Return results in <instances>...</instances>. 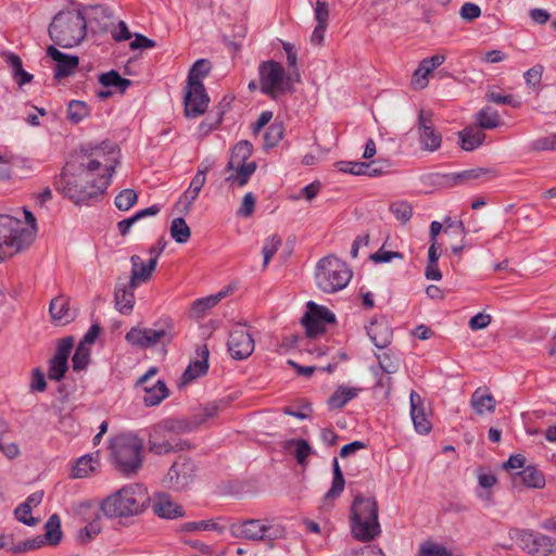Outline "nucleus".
<instances>
[{"instance_id":"393cba45","label":"nucleus","mask_w":556,"mask_h":556,"mask_svg":"<svg viewBox=\"0 0 556 556\" xmlns=\"http://www.w3.org/2000/svg\"><path fill=\"white\" fill-rule=\"evenodd\" d=\"M153 511L161 518L176 519L185 516L184 508L175 503L168 494L161 493L153 503Z\"/></svg>"},{"instance_id":"338daca9","label":"nucleus","mask_w":556,"mask_h":556,"mask_svg":"<svg viewBox=\"0 0 556 556\" xmlns=\"http://www.w3.org/2000/svg\"><path fill=\"white\" fill-rule=\"evenodd\" d=\"M377 358L379 362V368L383 372L391 375L397 371L399 363L394 362L389 353L384 352L382 354H378Z\"/></svg>"},{"instance_id":"e2e57ef3","label":"nucleus","mask_w":556,"mask_h":556,"mask_svg":"<svg viewBox=\"0 0 556 556\" xmlns=\"http://www.w3.org/2000/svg\"><path fill=\"white\" fill-rule=\"evenodd\" d=\"M530 148L532 151L556 150V134L533 140Z\"/></svg>"},{"instance_id":"8fccbe9b","label":"nucleus","mask_w":556,"mask_h":556,"mask_svg":"<svg viewBox=\"0 0 556 556\" xmlns=\"http://www.w3.org/2000/svg\"><path fill=\"white\" fill-rule=\"evenodd\" d=\"M68 369L67 361L52 357L49 361L48 378L54 381H61Z\"/></svg>"},{"instance_id":"79ce46f5","label":"nucleus","mask_w":556,"mask_h":556,"mask_svg":"<svg viewBox=\"0 0 556 556\" xmlns=\"http://www.w3.org/2000/svg\"><path fill=\"white\" fill-rule=\"evenodd\" d=\"M285 127L282 123H273L264 134V148L270 149L276 147L283 138Z\"/></svg>"},{"instance_id":"f3484780","label":"nucleus","mask_w":556,"mask_h":556,"mask_svg":"<svg viewBox=\"0 0 556 556\" xmlns=\"http://www.w3.org/2000/svg\"><path fill=\"white\" fill-rule=\"evenodd\" d=\"M47 55L55 62V79H62L73 75L79 65V58L77 55L63 53L54 46L47 48Z\"/></svg>"},{"instance_id":"bb28decb","label":"nucleus","mask_w":556,"mask_h":556,"mask_svg":"<svg viewBox=\"0 0 556 556\" xmlns=\"http://www.w3.org/2000/svg\"><path fill=\"white\" fill-rule=\"evenodd\" d=\"M237 289L236 283H230L219 292L195 300L191 305V311L193 313H204L205 311L212 309L215 307L217 303H219L223 299L227 298Z\"/></svg>"},{"instance_id":"774afa93","label":"nucleus","mask_w":556,"mask_h":556,"mask_svg":"<svg viewBox=\"0 0 556 556\" xmlns=\"http://www.w3.org/2000/svg\"><path fill=\"white\" fill-rule=\"evenodd\" d=\"M459 14L463 20L471 22L481 15V9L472 2H466L462 5Z\"/></svg>"},{"instance_id":"2f4dec72","label":"nucleus","mask_w":556,"mask_h":556,"mask_svg":"<svg viewBox=\"0 0 556 556\" xmlns=\"http://www.w3.org/2000/svg\"><path fill=\"white\" fill-rule=\"evenodd\" d=\"M359 389L340 386L328 399L330 409H341L358 395Z\"/></svg>"},{"instance_id":"cd10ccee","label":"nucleus","mask_w":556,"mask_h":556,"mask_svg":"<svg viewBox=\"0 0 556 556\" xmlns=\"http://www.w3.org/2000/svg\"><path fill=\"white\" fill-rule=\"evenodd\" d=\"M460 147L465 151H472L480 147L485 139V134L478 126H469L458 132Z\"/></svg>"},{"instance_id":"3c124183","label":"nucleus","mask_w":556,"mask_h":556,"mask_svg":"<svg viewBox=\"0 0 556 556\" xmlns=\"http://www.w3.org/2000/svg\"><path fill=\"white\" fill-rule=\"evenodd\" d=\"M281 238L278 235H273L267 238L264 242V247L262 249V254L264 257L263 267H266L271 260V257L276 254L278 249L281 247Z\"/></svg>"},{"instance_id":"58836bf2","label":"nucleus","mask_w":556,"mask_h":556,"mask_svg":"<svg viewBox=\"0 0 556 556\" xmlns=\"http://www.w3.org/2000/svg\"><path fill=\"white\" fill-rule=\"evenodd\" d=\"M170 236L179 244L186 243L191 237V230L182 217H177L172 220Z\"/></svg>"},{"instance_id":"a211bd4d","label":"nucleus","mask_w":556,"mask_h":556,"mask_svg":"<svg viewBox=\"0 0 556 556\" xmlns=\"http://www.w3.org/2000/svg\"><path fill=\"white\" fill-rule=\"evenodd\" d=\"M197 358L191 361L181 375V384H188L193 380L205 376L208 370L210 351L206 344H202L195 350Z\"/></svg>"},{"instance_id":"6ab92c4d","label":"nucleus","mask_w":556,"mask_h":556,"mask_svg":"<svg viewBox=\"0 0 556 556\" xmlns=\"http://www.w3.org/2000/svg\"><path fill=\"white\" fill-rule=\"evenodd\" d=\"M514 488L543 489L546 484L545 475L533 464L511 475Z\"/></svg>"},{"instance_id":"5fc2aeb1","label":"nucleus","mask_w":556,"mask_h":556,"mask_svg":"<svg viewBox=\"0 0 556 556\" xmlns=\"http://www.w3.org/2000/svg\"><path fill=\"white\" fill-rule=\"evenodd\" d=\"M336 167L342 173L359 176L366 175L369 165H367V162L340 161L336 163Z\"/></svg>"},{"instance_id":"b1692460","label":"nucleus","mask_w":556,"mask_h":556,"mask_svg":"<svg viewBox=\"0 0 556 556\" xmlns=\"http://www.w3.org/2000/svg\"><path fill=\"white\" fill-rule=\"evenodd\" d=\"M130 288H137L140 283L147 282L156 268L155 258H150L149 262L144 264L139 255H132L130 257Z\"/></svg>"},{"instance_id":"a878e982","label":"nucleus","mask_w":556,"mask_h":556,"mask_svg":"<svg viewBox=\"0 0 556 556\" xmlns=\"http://www.w3.org/2000/svg\"><path fill=\"white\" fill-rule=\"evenodd\" d=\"M497 177V172L494 168L476 167L459 173L452 174L450 180L452 185H458L469 180L485 179L490 180Z\"/></svg>"},{"instance_id":"4be33fe9","label":"nucleus","mask_w":556,"mask_h":556,"mask_svg":"<svg viewBox=\"0 0 556 556\" xmlns=\"http://www.w3.org/2000/svg\"><path fill=\"white\" fill-rule=\"evenodd\" d=\"M300 323L306 337L315 339L326 332L328 325L336 324V315H302Z\"/></svg>"},{"instance_id":"de8ad7c7","label":"nucleus","mask_w":556,"mask_h":556,"mask_svg":"<svg viewBox=\"0 0 556 556\" xmlns=\"http://www.w3.org/2000/svg\"><path fill=\"white\" fill-rule=\"evenodd\" d=\"M138 194L134 189H124L115 197V206L119 211L130 210L137 202Z\"/></svg>"},{"instance_id":"c85d7f7f","label":"nucleus","mask_w":556,"mask_h":556,"mask_svg":"<svg viewBox=\"0 0 556 556\" xmlns=\"http://www.w3.org/2000/svg\"><path fill=\"white\" fill-rule=\"evenodd\" d=\"M470 404L478 415L493 413L496 407V401L493 395L480 388L471 394Z\"/></svg>"},{"instance_id":"4468645a","label":"nucleus","mask_w":556,"mask_h":556,"mask_svg":"<svg viewBox=\"0 0 556 556\" xmlns=\"http://www.w3.org/2000/svg\"><path fill=\"white\" fill-rule=\"evenodd\" d=\"M157 371V367H150L146 374L138 378L135 384L137 389H140L142 392H144L142 401L147 407L159 405L169 395V390L163 380H157L154 384H151V387H146V382H149V380L155 376Z\"/></svg>"},{"instance_id":"473e14b6","label":"nucleus","mask_w":556,"mask_h":556,"mask_svg":"<svg viewBox=\"0 0 556 556\" xmlns=\"http://www.w3.org/2000/svg\"><path fill=\"white\" fill-rule=\"evenodd\" d=\"M253 152V146L248 140L239 141L232 149L226 170L235 169L236 164H249L247 162Z\"/></svg>"},{"instance_id":"4d7b16f0","label":"nucleus","mask_w":556,"mask_h":556,"mask_svg":"<svg viewBox=\"0 0 556 556\" xmlns=\"http://www.w3.org/2000/svg\"><path fill=\"white\" fill-rule=\"evenodd\" d=\"M226 405L227 403L223 400L205 404L201 407L200 419L198 422H204L205 420L215 417L219 410L226 407Z\"/></svg>"},{"instance_id":"c9c22d12","label":"nucleus","mask_w":556,"mask_h":556,"mask_svg":"<svg viewBox=\"0 0 556 556\" xmlns=\"http://www.w3.org/2000/svg\"><path fill=\"white\" fill-rule=\"evenodd\" d=\"M476 122L482 130L494 129L501 124V117L496 110L485 106L476 114Z\"/></svg>"},{"instance_id":"5701e85b","label":"nucleus","mask_w":556,"mask_h":556,"mask_svg":"<svg viewBox=\"0 0 556 556\" xmlns=\"http://www.w3.org/2000/svg\"><path fill=\"white\" fill-rule=\"evenodd\" d=\"M367 333L378 349L387 348L393 337V330L391 326L383 320V315H381L380 319L375 318L371 320L370 325L367 327Z\"/></svg>"},{"instance_id":"f704fd0d","label":"nucleus","mask_w":556,"mask_h":556,"mask_svg":"<svg viewBox=\"0 0 556 556\" xmlns=\"http://www.w3.org/2000/svg\"><path fill=\"white\" fill-rule=\"evenodd\" d=\"M332 473H333V478H332L331 488L325 494V497H324L325 501H330V500H334V498L339 497L344 490L345 480L343 477V472L340 468L339 462L336 457L332 460Z\"/></svg>"},{"instance_id":"ddd939ff","label":"nucleus","mask_w":556,"mask_h":556,"mask_svg":"<svg viewBox=\"0 0 556 556\" xmlns=\"http://www.w3.org/2000/svg\"><path fill=\"white\" fill-rule=\"evenodd\" d=\"M245 327L238 323L229 333L227 348L233 359H245L254 351V340Z\"/></svg>"},{"instance_id":"c03bdc74","label":"nucleus","mask_w":556,"mask_h":556,"mask_svg":"<svg viewBox=\"0 0 556 556\" xmlns=\"http://www.w3.org/2000/svg\"><path fill=\"white\" fill-rule=\"evenodd\" d=\"M135 288L117 287L115 291L116 307L122 309H131L135 302L134 290Z\"/></svg>"},{"instance_id":"20e7f679","label":"nucleus","mask_w":556,"mask_h":556,"mask_svg":"<svg viewBox=\"0 0 556 556\" xmlns=\"http://www.w3.org/2000/svg\"><path fill=\"white\" fill-rule=\"evenodd\" d=\"M50 39L61 48H73L86 37L87 21L80 10H66L56 13L49 25Z\"/></svg>"},{"instance_id":"0eeeda50","label":"nucleus","mask_w":556,"mask_h":556,"mask_svg":"<svg viewBox=\"0 0 556 556\" xmlns=\"http://www.w3.org/2000/svg\"><path fill=\"white\" fill-rule=\"evenodd\" d=\"M352 275L345 262L334 255H328L317 263L315 279L321 291L333 293L344 289Z\"/></svg>"},{"instance_id":"412c9836","label":"nucleus","mask_w":556,"mask_h":556,"mask_svg":"<svg viewBox=\"0 0 556 556\" xmlns=\"http://www.w3.org/2000/svg\"><path fill=\"white\" fill-rule=\"evenodd\" d=\"M231 536L249 541H262L264 539L265 525L260 519H248L241 523L230 526Z\"/></svg>"},{"instance_id":"f03ea898","label":"nucleus","mask_w":556,"mask_h":556,"mask_svg":"<svg viewBox=\"0 0 556 556\" xmlns=\"http://www.w3.org/2000/svg\"><path fill=\"white\" fill-rule=\"evenodd\" d=\"M150 501L147 489L139 483H131L106 496L100 509L108 518H124L141 514Z\"/></svg>"},{"instance_id":"72a5a7b5","label":"nucleus","mask_w":556,"mask_h":556,"mask_svg":"<svg viewBox=\"0 0 556 556\" xmlns=\"http://www.w3.org/2000/svg\"><path fill=\"white\" fill-rule=\"evenodd\" d=\"M255 170V162H249V164H236L235 169L230 170V175L226 177V181L231 185L243 187L248 184L250 177Z\"/></svg>"},{"instance_id":"9b49d317","label":"nucleus","mask_w":556,"mask_h":556,"mask_svg":"<svg viewBox=\"0 0 556 556\" xmlns=\"http://www.w3.org/2000/svg\"><path fill=\"white\" fill-rule=\"evenodd\" d=\"M195 476V463L191 458L179 456L164 477V483L167 488L181 492L193 483Z\"/></svg>"},{"instance_id":"7c9ffc66","label":"nucleus","mask_w":556,"mask_h":556,"mask_svg":"<svg viewBox=\"0 0 556 556\" xmlns=\"http://www.w3.org/2000/svg\"><path fill=\"white\" fill-rule=\"evenodd\" d=\"M283 450L290 451L294 448L293 455L296 459V463L305 467L307 465V458L313 453V448L309 443L304 439H290L283 442Z\"/></svg>"},{"instance_id":"603ef678","label":"nucleus","mask_w":556,"mask_h":556,"mask_svg":"<svg viewBox=\"0 0 556 556\" xmlns=\"http://www.w3.org/2000/svg\"><path fill=\"white\" fill-rule=\"evenodd\" d=\"M282 49L287 55V63L290 68V73L294 76L295 81H300V72L298 70V54L293 43L282 41Z\"/></svg>"},{"instance_id":"37998d69","label":"nucleus","mask_w":556,"mask_h":556,"mask_svg":"<svg viewBox=\"0 0 556 556\" xmlns=\"http://www.w3.org/2000/svg\"><path fill=\"white\" fill-rule=\"evenodd\" d=\"M91 349L78 343L75 353L72 357L73 370L81 371L87 368L90 363Z\"/></svg>"},{"instance_id":"6e6552de","label":"nucleus","mask_w":556,"mask_h":556,"mask_svg":"<svg viewBox=\"0 0 556 556\" xmlns=\"http://www.w3.org/2000/svg\"><path fill=\"white\" fill-rule=\"evenodd\" d=\"M190 425L185 420L165 419L153 428L149 437V450L153 454L164 455L182 451L190 445L182 440L173 437L166 438L165 433H178L190 431Z\"/></svg>"},{"instance_id":"f257e3e1","label":"nucleus","mask_w":556,"mask_h":556,"mask_svg":"<svg viewBox=\"0 0 556 556\" xmlns=\"http://www.w3.org/2000/svg\"><path fill=\"white\" fill-rule=\"evenodd\" d=\"M115 165L110 164L106 166L108 177L101 186H98L92 179H87L84 176V163L68 162L60 176L55 178L54 185L59 191L68 197L75 204L80 205L104 192L111 182Z\"/></svg>"},{"instance_id":"0e129e2a","label":"nucleus","mask_w":556,"mask_h":556,"mask_svg":"<svg viewBox=\"0 0 556 556\" xmlns=\"http://www.w3.org/2000/svg\"><path fill=\"white\" fill-rule=\"evenodd\" d=\"M544 67L540 64L534 65L525 73L526 84L531 88L540 86Z\"/></svg>"},{"instance_id":"864d4df0","label":"nucleus","mask_w":556,"mask_h":556,"mask_svg":"<svg viewBox=\"0 0 556 556\" xmlns=\"http://www.w3.org/2000/svg\"><path fill=\"white\" fill-rule=\"evenodd\" d=\"M391 213L402 223H407L413 215V207L406 201L394 202L390 205Z\"/></svg>"},{"instance_id":"09e8293b","label":"nucleus","mask_w":556,"mask_h":556,"mask_svg":"<svg viewBox=\"0 0 556 556\" xmlns=\"http://www.w3.org/2000/svg\"><path fill=\"white\" fill-rule=\"evenodd\" d=\"M92 464L93 458L91 455L87 454L79 457L73 468L72 477L76 479L87 477L90 472L94 471Z\"/></svg>"},{"instance_id":"a18cd8bd","label":"nucleus","mask_w":556,"mask_h":556,"mask_svg":"<svg viewBox=\"0 0 556 556\" xmlns=\"http://www.w3.org/2000/svg\"><path fill=\"white\" fill-rule=\"evenodd\" d=\"M101 532L100 516H97L85 528L80 529L77 534V540L80 544H88Z\"/></svg>"},{"instance_id":"9d476101","label":"nucleus","mask_w":556,"mask_h":556,"mask_svg":"<svg viewBox=\"0 0 556 556\" xmlns=\"http://www.w3.org/2000/svg\"><path fill=\"white\" fill-rule=\"evenodd\" d=\"M175 336L172 318H160L151 328L132 327L125 336L126 341L139 349H149L157 343L167 344Z\"/></svg>"},{"instance_id":"ea45409f","label":"nucleus","mask_w":556,"mask_h":556,"mask_svg":"<svg viewBox=\"0 0 556 556\" xmlns=\"http://www.w3.org/2000/svg\"><path fill=\"white\" fill-rule=\"evenodd\" d=\"M90 113V109L84 101L72 100L67 105V118L73 124L80 123Z\"/></svg>"},{"instance_id":"13d9d810","label":"nucleus","mask_w":556,"mask_h":556,"mask_svg":"<svg viewBox=\"0 0 556 556\" xmlns=\"http://www.w3.org/2000/svg\"><path fill=\"white\" fill-rule=\"evenodd\" d=\"M443 231L447 235L460 237L465 239L466 228L462 220H452L451 217H446L443 223Z\"/></svg>"},{"instance_id":"7ed1b4c3","label":"nucleus","mask_w":556,"mask_h":556,"mask_svg":"<svg viewBox=\"0 0 556 556\" xmlns=\"http://www.w3.org/2000/svg\"><path fill=\"white\" fill-rule=\"evenodd\" d=\"M144 443L132 433H122L110 440L112 463L126 477L135 476L142 467Z\"/></svg>"},{"instance_id":"39448f33","label":"nucleus","mask_w":556,"mask_h":556,"mask_svg":"<svg viewBox=\"0 0 556 556\" xmlns=\"http://www.w3.org/2000/svg\"><path fill=\"white\" fill-rule=\"evenodd\" d=\"M351 530L353 536L363 543L374 541L381 533L378 504L374 497L355 496L351 506Z\"/></svg>"},{"instance_id":"c756f323","label":"nucleus","mask_w":556,"mask_h":556,"mask_svg":"<svg viewBox=\"0 0 556 556\" xmlns=\"http://www.w3.org/2000/svg\"><path fill=\"white\" fill-rule=\"evenodd\" d=\"M541 533H535L528 529H513L510 538L516 541L517 545L532 556L536 545H540L538 538Z\"/></svg>"},{"instance_id":"6e6d98bb","label":"nucleus","mask_w":556,"mask_h":556,"mask_svg":"<svg viewBox=\"0 0 556 556\" xmlns=\"http://www.w3.org/2000/svg\"><path fill=\"white\" fill-rule=\"evenodd\" d=\"M418 556H452V553L442 545L426 541L420 544Z\"/></svg>"},{"instance_id":"dca6fc26","label":"nucleus","mask_w":556,"mask_h":556,"mask_svg":"<svg viewBox=\"0 0 556 556\" xmlns=\"http://www.w3.org/2000/svg\"><path fill=\"white\" fill-rule=\"evenodd\" d=\"M187 117H198L207 110L210 98L203 84H187L184 97Z\"/></svg>"},{"instance_id":"2eb2a0df","label":"nucleus","mask_w":556,"mask_h":556,"mask_svg":"<svg viewBox=\"0 0 556 556\" xmlns=\"http://www.w3.org/2000/svg\"><path fill=\"white\" fill-rule=\"evenodd\" d=\"M417 132L422 150L434 152L441 147L442 135L435 129L430 111H419Z\"/></svg>"},{"instance_id":"423d86ee","label":"nucleus","mask_w":556,"mask_h":556,"mask_svg":"<svg viewBox=\"0 0 556 556\" xmlns=\"http://www.w3.org/2000/svg\"><path fill=\"white\" fill-rule=\"evenodd\" d=\"M33 242V231L11 215H0V262L4 261Z\"/></svg>"},{"instance_id":"f8f14e48","label":"nucleus","mask_w":556,"mask_h":556,"mask_svg":"<svg viewBox=\"0 0 556 556\" xmlns=\"http://www.w3.org/2000/svg\"><path fill=\"white\" fill-rule=\"evenodd\" d=\"M46 533L36 538L20 542L13 545L10 551L12 553H25L42 547L45 544L56 546L63 536L61 530V519L59 515L53 514L49 517L45 525Z\"/></svg>"},{"instance_id":"aec40b11","label":"nucleus","mask_w":556,"mask_h":556,"mask_svg":"<svg viewBox=\"0 0 556 556\" xmlns=\"http://www.w3.org/2000/svg\"><path fill=\"white\" fill-rule=\"evenodd\" d=\"M410 402V417L414 424L415 430L420 434H427L431 431L432 425L428 419L426 407L421 396L416 392L412 391L409 394Z\"/></svg>"},{"instance_id":"1a4fd4ad","label":"nucleus","mask_w":556,"mask_h":556,"mask_svg":"<svg viewBox=\"0 0 556 556\" xmlns=\"http://www.w3.org/2000/svg\"><path fill=\"white\" fill-rule=\"evenodd\" d=\"M261 91L276 99L279 94L292 91L294 76L286 74L283 66L277 61H264L258 66Z\"/></svg>"},{"instance_id":"680f3d73","label":"nucleus","mask_w":556,"mask_h":556,"mask_svg":"<svg viewBox=\"0 0 556 556\" xmlns=\"http://www.w3.org/2000/svg\"><path fill=\"white\" fill-rule=\"evenodd\" d=\"M369 167L366 169V175L371 177H377L390 172L391 163L388 160H376L371 162H367Z\"/></svg>"},{"instance_id":"4c0bfd02","label":"nucleus","mask_w":556,"mask_h":556,"mask_svg":"<svg viewBox=\"0 0 556 556\" xmlns=\"http://www.w3.org/2000/svg\"><path fill=\"white\" fill-rule=\"evenodd\" d=\"M99 81L104 87H116L122 93L132 84L131 80L123 78L115 70L101 74Z\"/></svg>"},{"instance_id":"69168bd1","label":"nucleus","mask_w":556,"mask_h":556,"mask_svg":"<svg viewBox=\"0 0 556 556\" xmlns=\"http://www.w3.org/2000/svg\"><path fill=\"white\" fill-rule=\"evenodd\" d=\"M73 345L74 339L72 337H65L61 339L58 343L56 351L53 357L60 358V361H68V356L72 352Z\"/></svg>"},{"instance_id":"a19ab883","label":"nucleus","mask_w":556,"mask_h":556,"mask_svg":"<svg viewBox=\"0 0 556 556\" xmlns=\"http://www.w3.org/2000/svg\"><path fill=\"white\" fill-rule=\"evenodd\" d=\"M181 530L186 532H195V531H216L218 533H224L225 527L218 525L213 520H201V521H189L181 525Z\"/></svg>"},{"instance_id":"052dcab7","label":"nucleus","mask_w":556,"mask_h":556,"mask_svg":"<svg viewBox=\"0 0 556 556\" xmlns=\"http://www.w3.org/2000/svg\"><path fill=\"white\" fill-rule=\"evenodd\" d=\"M15 518L26 525V526H36L38 523V519L31 516V509L28 504H20L14 510Z\"/></svg>"},{"instance_id":"49530a36","label":"nucleus","mask_w":556,"mask_h":556,"mask_svg":"<svg viewBox=\"0 0 556 556\" xmlns=\"http://www.w3.org/2000/svg\"><path fill=\"white\" fill-rule=\"evenodd\" d=\"M540 545H536L532 556H556V540L551 536L540 534L538 538Z\"/></svg>"},{"instance_id":"e433bc0d","label":"nucleus","mask_w":556,"mask_h":556,"mask_svg":"<svg viewBox=\"0 0 556 556\" xmlns=\"http://www.w3.org/2000/svg\"><path fill=\"white\" fill-rule=\"evenodd\" d=\"M212 70V64L207 59L197 60L191 66L187 84H203L202 79L205 78Z\"/></svg>"},{"instance_id":"bf43d9fd","label":"nucleus","mask_w":556,"mask_h":556,"mask_svg":"<svg viewBox=\"0 0 556 556\" xmlns=\"http://www.w3.org/2000/svg\"><path fill=\"white\" fill-rule=\"evenodd\" d=\"M485 98L489 102H493L496 104H506L513 108H518L520 102L515 99L511 94H502L494 90H489L485 94Z\"/></svg>"}]
</instances>
